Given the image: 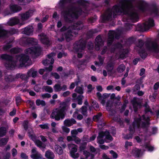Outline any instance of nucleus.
Returning <instances> with one entry per match:
<instances>
[{"label":"nucleus","mask_w":159,"mask_h":159,"mask_svg":"<svg viewBox=\"0 0 159 159\" xmlns=\"http://www.w3.org/2000/svg\"><path fill=\"white\" fill-rule=\"evenodd\" d=\"M16 77L17 78H20L23 80L26 81L28 80L30 76L27 74L26 75L19 74H17Z\"/></svg>","instance_id":"26"},{"label":"nucleus","mask_w":159,"mask_h":159,"mask_svg":"<svg viewBox=\"0 0 159 159\" xmlns=\"http://www.w3.org/2000/svg\"><path fill=\"white\" fill-rule=\"evenodd\" d=\"M62 128L63 132H65L67 133H69L70 132V129L66 126H63Z\"/></svg>","instance_id":"59"},{"label":"nucleus","mask_w":159,"mask_h":159,"mask_svg":"<svg viewBox=\"0 0 159 159\" xmlns=\"http://www.w3.org/2000/svg\"><path fill=\"white\" fill-rule=\"evenodd\" d=\"M95 40L96 49L98 51L100 50V48L103 46V43L100 35L96 37Z\"/></svg>","instance_id":"14"},{"label":"nucleus","mask_w":159,"mask_h":159,"mask_svg":"<svg viewBox=\"0 0 159 159\" xmlns=\"http://www.w3.org/2000/svg\"><path fill=\"white\" fill-rule=\"evenodd\" d=\"M75 91L80 94L83 93V88L80 87H77L75 89Z\"/></svg>","instance_id":"41"},{"label":"nucleus","mask_w":159,"mask_h":159,"mask_svg":"<svg viewBox=\"0 0 159 159\" xmlns=\"http://www.w3.org/2000/svg\"><path fill=\"white\" fill-rule=\"evenodd\" d=\"M148 49L152 51L158 52L159 51V47L155 42H148L147 44Z\"/></svg>","instance_id":"9"},{"label":"nucleus","mask_w":159,"mask_h":159,"mask_svg":"<svg viewBox=\"0 0 159 159\" xmlns=\"http://www.w3.org/2000/svg\"><path fill=\"white\" fill-rule=\"evenodd\" d=\"M143 45V42L141 40H139L138 43L137 44V46L141 48V47Z\"/></svg>","instance_id":"56"},{"label":"nucleus","mask_w":159,"mask_h":159,"mask_svg":"<svg viewBox=\"0 0 159 159\" xmlns=\"http://www.w3.org/2000/svg\"><path fill=\"white\" fill-rule=\"evenodd\" d=\"M110 152L111 154L112 157L116 159L118 157L117 154L114 151L111 150L110 151Z\"/></svg>","instance_id":"52"},{"label":"nucleus","mask_w":159,"mask_h":159,"mask_svg":"<svg viewBox=\"0 0 159 159\" xmlns=\"http://www.w3.org/2000/svg\"><path fill=\"white\" fill-rule=\"evenodd\" d=\"M12 155L13 157H15L17 154V152L16 150L14 148L11 150Z\"/></svg>","instance_id":"64"},{"label":"nucleus","mask_w":159,"mask_h":159,"mask_svg":"<svg viewBox=\"0 0 159 159\" xmlns=\"http://www.w3.org/2000/svg\"><path fill=\"white\" fill-rule=\"evenodd\" d=\"M20 49L16 48H13L10 50L11 53L16 54L19 52L20 51Z\"/></svg>","instance_id":"47"},{"label":"nucleus","mask_w":159,"mask_h":159,"mask_svg":"<svg viewBox=\"0 0 159 159\" xmlns=\"http://www.w3.org/2000/svg\"><path fill=\"white\" fill-rule=\"evenodd\" d=\"M75 46V51L77 53V57L79 58H81L82 57L83 54V50L85 48V45L83 43H76Z\"/></svg>","instance_id":"7"},{"label":"nucleus","mask_w":159,"mask_h":159,"mask_svg":"<svg viewBox=\"0 0 159 159\" xmlns=\"http://www.w3.org/2000/svg\"><path fill=\"white\" fill-rule=\"evenodd\" d=\"M45 156L46 158L48 159H54L55 157V155L53 152L49 150L46 152Z\"/></svg>","instance_id":"21"},{"label":"nucleus","mask_w":159,"mask_h":159,"mask_svg":"<svg viewBox=\"0 0 159 159\" xmlns=\"http://www.w3.org/2000/svg\"><path fill=\"white\" fill-rule=\"evenodd\" d=\"M55 56L54 53H51L48 55V58L43 61V63L44 65H47L50 64H52L54 63V59L53 57Z\"/></svg>","instance_id":"11"},{"label":"nucleus","mask_w":159,"mask_h":159,"mask_svg":"<svg viewBox=\"0 0 159 159\" xmlns=\"http://www.w3.org/2000/svg\"><path fill=\"white\" fill-rule=\"evenodd\" d=\"M105 136L107 139L111 140L112 138L110 135L109 132L108 131H106L105 132H101L99 133V135L97 137L102 138Z\"/></svg>","instance_id":"16"},{"label":"nucleus","mask_w":159,"mask_h":159,"mask_svg":"<svg viewBox=\"0 0 159 159\" xmlns=\"http://www.w3.org/2000/svg\"><path fill=\"white\" fill-rule=\"evenodd\" d=\"M11 154L9 152H7L3 156L4 159H9L10 158Z\"/></svg>","instance_id":"54"},{"label":"nucleus","mask_w":159,"mask_h":159,"mask_svg":"<svg viewBox=\"0 0 159 159\" xmlns=\"http://www.w3.org/2000/svg\"><path fill=\"white\" fill-rule=\"evenodd\" d=\"M28 121L27 120H24L23 122V126L25 130H27L28 128Z\"/></svg>","instance_id":"50"},{"label":"nucleus","mask_w":159,"mask_h":159,"mask_svg":"<svg viewBox=\"0 0 159 159\" xmlns=\"http://www.w3.org/2000/svg\"><path fill=\"white\" fill-rule=\"evenodd\" d=\"M75 34L74 32L72 31H68L66 34L64 36L65 37L66 40L67 41H69L71 39H72L73 35L72 34Z\"/></svg>","instance_id":"23"},{"label":"nucleus","mask_w":159,"mask_h":159,"mask_svg":"<svg viewBox=\"0 0 159 159\" xmlns=\"http://www.w3.org/2000/svg\"><path fill=\"white\" fill-rule=\"evenodd\" d=\"M7 34V32L4 30L0 25V37L5 35Z\"/></svg>","instance_id":"45"},{"label":"nucleus","mask_w":159,"mask_h":159,"mask_svg":"<svg viewBox=\"0 0 159 159\" xmlns=\"http://www.w3.org/2000/svg\"><path fill=\"white\" fill-rule=\"evenodd\" d=\"M144 106L145 107V111L146 112H148L150 111V109L149 106L147 103H146Z\"/></svg>","instance_id":"62"},{"label":"nucleus","mask_w":159,"mask_h":159,"mask_svg":"<svg viewBox=\"0 0 159 159\" xmlns=\"http://www.w3.org/2000/svg\"><path fill=\"white\" fill-rule=\"evenodd\" d=\"M35 144L39 148H45L46 147V145H43V143L39 140H36L35 141Z\"/></svg>","instance_id":"34"},{"label":"nucleus","mask_w":159,"mask_h":159,"mask_svg":"<svg viewBox=\"0 0 159 159\" xmlns=\"http://www.w3.org/2000/svg\"><path fill=\"white\" fill-rule=\"evenodd\" d=\"M18 24H19L20 25H22L25 24V23L22 22L20 23L19 19L15 17L11 18L9 21H8L7 23V25L9 26H13Z\"/></svg>","instance_id":"13"},{"label":"nucleus","mask_w":159,"mask_h":159,"mask_svg":"<svg viewBox=\"0 0 159 159\" xmlns=\"http://www.w3.org/2000/svg\"><path fill=\"white\" fill-rule=\"evenodd\" d=\"M6 133V129L5 127L0 128V137L5 135Z\"/></svg>","instance_id":"36"},{"label":"nucleus","mask_w":159,"mask_h":159,"mask_svg":"<svg viewBox=\"0 0 159 159\" xmlns=\"http://www.w3.org/2000/svg\"><path fill=\"white\" fill-rule=\"evenodd\" d=\"M61 84H56L53 86L54 91L56 92H60L61 91Z\"/></svg>","instance_id":"38"},{"label":"nucleus","mask_w":159,"mask_h":159,"mask_svg":"<svg viewBox=\"0 0 159 159\" xmlns=\"http://www.w3.org/2000/svg\"><path fill=\"white\" fill-rule=\"evenodd\" d=\"M92 106L96 110H98L99 109V106L98 103L96 102H93Z\"/></svg>","instance_id":"48"},{"label":"nucleus","mask_w":159,"mask_h":159,"mask_svg":"<svg viewBox=\"0 0 159 159\" xmlns=\"http://www.w3.org/2000/svg\"><path fill=\"white\" fill-rule=\"evenodd\" d=\"M34 89L36 92H39L41 89V88L39 86V85H36L34 87Z\"/></svg>","instance_id":"60"},{"label":"nucleus","mask_w":159,"mask_h":159,"mask_svg":"<svg viewBox=\"0 0 159 159\" xmlns=\"http://www.w3.org/2000/svg\"><path fill=\"white\" fill-rule=\"evenodd\" d=\"M33 30L32 26H28L25 27L22 33L27 35H31L33 34Z\"/></svg>","instance_id":"20"},{"label":"nucleus","mask_w":159,"mask_h":159,"mask_svg":"<svg viewBox=\"0 0 159 159\" xmlns=\"http://www.w3.org/2000/svg\"><path fill=\"white\" fill-rule=\"evenodd\" d=\"M41 36L40 41L42 43L46 45H49V41L46 36L42 33L40 35Z\"/></svg>","instance_id":"19"},{"label":"nucleus","mask_w":159,"mask_h":159,"mask_svg":"<svg viewBox=\"0 0 159 159\" xmlns=\"http://www.w3.org/2000/svg\"><path fill=\"white\" fill-rule=\"evenodd\" d=\"M84 98V97L82 95L78 96L77 97V100L78 101V103L79 105H81L83 102L82 100Z\"/></svg>","instance_id":"40"},{"label":"nucleus","mask_w":159,"mask_h":159,"mask_svg":"<svg viewBox=\"0 0 159 159\" xmlns=\"http://www.w3.org/2000/svg\"><path fill=\"white\" fill-rule=\"evenodd\" d=\"M146 5V3L145 2L143 1L140 2L139 3V8L140 10L143 11L144 10Z\"/></svg>","instance_id":"30"},{"label":"nucleus","mask_w":159,"mask_h":159,"mask_svg":"<svg viewBox=\"0 0 159 159\" xmlns=\"http://www.w3.org/2000/svg\"><path fill=\"white\" fill-rule=\"evenodd\" d=\"M21 101V98L20 97H17L16 98V104L17 106L19 105Z\"/></svg>","instance_id":"61"},{"label":"nucleus","mask_w":159,"mask_h":159,"mask_svg":"<svg viewBox=\"0 0 159 159\" xmlns=\"http://www.w3.org/2000/svg\"><path fill=\"white\" fill-rule=\"evenodd\" d=\"M8 140V138H4L0 139V146L2 147L6 145Z\"/></svg>","instance_id":"31"},{"label":"nucleus","mask_w":159,"mask_h":159,"mask_svg":"<svg viewBox=\"0 0 159 159\" xmlns=\"http://www.w3.org/2000/svg\"><path fill=\"white\" fill-rule=\"evenodd\" d=\"M102 113H99L98 115L94 116L93 117V120L96 121H98L100 119V117L102 116Z\"/></svg>","instance_id":"43"},{"label":"nucleus","mask_w":159,"mask_h":159,"mask_svg":"<svg viewBox=\"0 0 159 159\" xmlns=\"http://www.w3.org/2000/svg\"><path fill=\"white\" fill-rule=\"evenodd\" d=\"M56 152L59 155H61L63 153V150L61 147L59 145L57 144L55 147Z\"/></svg>","instance_id":"27"},{"label":"nucleus","mask_w":159,"mask_h":159,"mask_svg":"<svg viewBox=\"0 0 159 159\" xmlns=\"http://www.w3.org/2000/svg\"><path fill=\"white\" fill-rule=\"evenodd\" d=\"M112 12L113 17L116 14L122 13L124 14L127 15L133 22L137 21L138 18L137 12L133 9L131 2L128 0H122L120 2L119 5L114 6L111 10L108 9L104 15V19L108 20H110L112 17Z\"/></svg>","instance_id":"1"},{"label":"nucleus","mask_w":159,"mask_h":159,"mask_svg":"<svg viewBox=\"0 0 159 159\" xmlns=\"http://www.w3.org/2000/svg\"><path fill=\"white\" fill-rule=\"evenodd\" d=\"M120 35L117 32L114 31H110L109 33L108 38V45H110L112 43L114 39V37L118 39Z\"/></svg>","instance_id":"10"},{"label":"nucleus","mask_w":159,"mask_h":159,"mask_svg":"<svg viewBox=\"0 0 159 159\" xmlns=\"http://www.w3.org/2000/svg\"><path fill=\"white\" fill-rule=\"evenodd\" d=\"M51 74V75L54 77L56 79H58L60 78V75L57 73H52Z\"/></svg>","instance_id":"53"},{"label":"nucleus","mask_w":159,"mask_h":159,"mask_svg":"<svg viewBox=\"0 0 159 159\" xmlns=\"http://www.w3.org/2000/svg\"><path fill=\"white\" fill-rule=\"evenodd\" d=\"M83 27V25L80 22H77L74 25L73 27L74 29L77 30H81Z\"/></svg>","instance_id":"22"},{"label":"nucleus","mask_w":159,"mask_h":159,"mask_svg":"<svg viewBox=\"0 0 159 159\" xmlns=\"http://www.w3.org/2000/svg\"><path fill=\"white\" fill-rule=\"evenodd\" d=\"M156 96L157 93H154L152 94V95L150 96L149 98L152 101L154 102L156 98Z\"/></svg>","instance_id":"51"},{"label":"nucleus","mask_w":159,"mask_h":159,"mask_svg":"<svg viewBox=\"0 0 159 159\" xmlns=\"http://www.w3.org/2000/svg\"><path fill=\"white\" fill-rule=\"evenodd\" d=\"M73 137L74 138V141L76 143L79 144L80 143L81 140L80 138L75 135H73Z\"/></svg>","instance_id":"44"},{"label":"nucleus","mask_w":159,"mask_h":159,"mask_svg":"<svg viewBox=\"0 0 159 159\" xmlns=\"http://www.w3.org/2000/svg\"><path fill=\"white\" fill-rule=\"evenodd\" d=\"M43 91H44L46 92L49 93H52L53 92V89L50 86H43L42 88Z\"/></svg>","instance_id":"29"},{"label":"nucleus","mask_w":159,"mask_h":159,"mask_svg":"<svg viewBox=\"0 0 159 159\" xmlns=\"http://www.w3.org/2000/svg\"><path fill=\"white\" fill-rule=\"evenodd\" d=\"M33 12L34 11L31 10L26 12L25 13L20 14L21 20L23 22V21L27 20L30 17L32 16L33 15Z\"/></svg>","instance_id":"15"},{"label":"nucleus","mask_w":159,"mask_h":159,"mask_svg":"<svg viewBox=\"0 0 159 159\" xmlns=\"http://www.w3.org/2000/svg\"><path fill=\"white\" fill-rule=\"evenodd\" d=\"M68 149L70 150V154L71 156L74 158L78 157L79 154L78 153H76L77 151L78 146L73 143H69L67 144Z\"/></svg>","instance_id":"6"},{"label":"nucleus","mask_w":159,"mask_h":159,"mask_svg":"<svg viewBox=\"0 0 159 159\" xmlns=\"http://www.w3.org/2000/svg\"><path fill=\"white\" fill-rule=\"evenodd\" d=\"M37 71L35 70L34 69L31 68L28 71L27 73V75L30 77L31 75L33 77H35L37 75Z\"/></svg>","instance_id":"24"},{"label":"nucleus","mask_w":159,"mask_h":159,"mask_svg":"<svg viewBox=\"0 0 159 159\" xmlns=\"http://www.w3.org/2000/svg\"><path fill=\"white\" fill-rule=\"evenodd\" d=\"M76 123V120L74 119H67L64 121V125L66 126H70Z\"/></svg>","instance_id":"18"},{"label":"nucleus","mask_w":159,"mask_h":159,"mask_svg":"<svg viewBox=\"0 0 159 159\" xmlns=\"http://www.w3.org/2000/svg\"><path fill=\"white\" fill-rule=\"evenodd\" d=\"M31 157L33 159H40L42 158V155L38 152L35 154H31Z\"/></svg>","instance_id":"32"},{"label":"nucleus","mask_w":159,"mask_h":159,"mask_svg":"<svg viewBox=\"0 0 159 159\" xmlns=\"http://www.w3.org/2000/svg\"><path fill=\"white\" fill-rule=\"evenodd\" d=\"M88 137V136L87 135H84L83 138L82 140L84 142L83 143L85 145L86 144L87 142H89Z\"/></svg>","instance_id":"46"},{"label":"nucleus","mask_w":159,"mask_h":159,"mask_svg":"<svg viewBox=\"0 0 159 159\" xmlns=\"http://www.w3.org/2000/svg\"><path fill=\"white\" fill-rule=\"evenodd\" d=\"M133 105L134 111L135 112L137 111L138 108L141 106V104L138 102L136 100H134L133 101Z\"/></svg>","instance_id":"28"},{"label":"nucleus","mask_w":159,"mask_h":159,"mask_svg":"<svg viewBox=\"0 0 159 159\" xmlns=\"http://www.w3.org/2000/svg\"><path fill=\"white\" fill-rule=\"evenodd\" d=\"M80 13L81 11L71 8L67 9L64 12L63 15L65 20L67 22H69L71 21V18H77Z\"/></svg>","instance_id":"5"},{"label":"nucleus","mask_w":159,"mask_h":159,"mask_svg":"<svg viewBox=\"0 0 159 159\" xmlns=\"http://www.w3.org/2000/svg\"><path fill=\"white\" fill-rule=\"evenodd\" d=\"M154 25V20L152 19H149L145 23L141 26V30L142 31L148 30L150 27Z\"/></svg>","instance_id":"8"},{"label":"nucleus","mask_w":159,"mask_h":159,"mask_svg":"<svg viewBox=\"0 0 159 159\" xmlns=\"http://www.w3.org/2000/svg\"><path fill=\"white\" fill-rule=\"evenodd\" d=\"M58 107L54 109L50 115L51 118L58 121L63 119L66 115V111L69 108V105L67 102H62L60 103Z\"/></svg>","instance_id":"4"},{"label":"nucleus","mask_w":159,"mask_h":159,"mask_svg":"<svg viewBox=\"0 0 159 159\" xmlns=\"http://www.w3.org/2000/svg\"><path fill=\"white\" fill-rule=\"evenodd\" d=\"M125 66L123 64H121L117 68V70L119 72L121 73L125 70Z\"/></svg>","instance_id":"39"},{"label":"nucleus","mask_w":159,"mask_h":159,"mask_svg":"<svg viewBox=\"0 0 159 159\" xmlns=\"http://www.w3.org/2000/svg\"><path fill=\"white\" fill-rule=\"evenodd\" d=\"M51 95L48 93L43 94L41 95V97L43 98H49L51 97Z\"/></svg>","instance_id":"49"},{"label":"nucleus","mask_w":159,"mask_h":159,"mask_svg":"<svg viewBox=\"0 0 159 159\" xmlns=\"http://www.w3.org/2000/svg\"><path fill=\"white\" fill-rule=\"evenodd\" d=\"M145 148L149 151H152L154 149V148L153 147L149 145H146Z\"/></svg>","instance_id":"57"},{"label":"nucleus","mask_w":159,"mask_h":159,"mask_svg":"<svg viewBox=\"0 0 159 159\" xmlns=\"http://www.w3.org/2000/svg\"><path fill=\"white\" fill-rule=\"evenodd\" d=\"M113 68V64L111 63H109L107 64L106 69L108 71H111Z\"/></svg>","instance_id":"42"},{"label":"nucleus","mask_w":159,"mask_h":159,"mask_svg":"<svg viewBox=\"0 0 159 159\" xmlns=\"http://www.w3.org/2000/svg\"><path fill=\"white\" fill-rule=\"evenodd\" d=\"M81 113L82 114L86 116H87V107L85 106H83L80 109Z\"/></svg>","instance_id":"37"},{"label":"nucleus","mask_w":159,"mask_h":159,"mask_svg":"<svg viewBox=\"0 0 159 159\" xmlns=\"http://www.w3.org/2000/svg\"><path fill=\"white\" fill-rule=\"evenodd\" d=\"M149 121V117H146L144 115H143L142 117L135 120L133 123L132 126L129 127V130L130 134L129 135H126L125 137V138L129 139L132 138V134L134 132V127L136 126L138 128H146L148 127L150 125Z\"/></svg>","instance_id":"3"},{"label":"nucleus","mask_w":159,"mask_h":159,"mask_svg":"<svg viewBox=\"0 0 159 159\" xmlns=\"http://www.w3.org/2000/svg\"><path fill=\"white\" fill-rule=\"evenodd\" d=\"M10 9L11 11L14 13L20 11L21 10V7L17 5L13 4L10 5Z\"/></svg>","instance_id":"17"},{"label":"nucleus","mask_w":159,"mask_h":159,"mask_svg":"<svg viewBox=\"0 0 159 159\" xmlns=\"http://www.w3.org/2000/svg\"><path fill=\"white\" fill-rule=\"evenodd\" d=\"M39 126L42 129H48L49 128V127L47 124L40 125H39Z\"/></svg>","instance_id":"55"},{"label":"nucleus","mask_w":159,"mask_h":159,"mask_svg":"<svg viewBox=\"0 0 159 159\" xmlns=\"http://www.w3.org/2000/svg\"><path fill=\"white\" fill-rule=\"evenodd\" d=\"M83 154L85 156V158L86 159L88 158V157L90 156L91 155L89 152H88L86 151H84Z\"/></svg>","instance_id":"58"},{"label":"nucleus","mask_w":159,"mask_h":159,"mask_svg":"<svg viewBox=\"0 0 159 159\" xmlns=\"http://www.w3.org/2000/svg\"><path fill=\"white\" fill-rule=\"evenodd\" d=\"M140 152L141 150H139L136 148H134L132 151V153L133 155L137 157H139V156Z\"/></svg>","instance_id":"25"},{"label":"nucleus","mask_w":159,"mask_h":159,"mask_svg":"<svg viewBox=\"0 0 159 159\" xmlns=\"http://www.w3.org/2000/svg\"><path fill=\"white\" fill-rule=\"evenodd\" d=\"M26 41L28 43H30L33 45L36 44L37 43V40L33 38H28L26 39Z\"/></svg>","instance_id":"33"},{"label":"nucleus","mask_w":159,"mask_h":159,"mask_svg":"<svg viewBox=\"0 0 159 159\" xmlns=\"http://www.w3.org/2000/svg\"><path fill=\"white\" fill-rule=\"evenodd\" d=\"M1 57L6 60L5 65L7 69H11L18 65H19L21 66H23L25 64L27 65V63L30 61L29 57L25 54L16 56L15 59L13 61L12 60V57L7 54L2 55Z\"/></svg>","instance_id":"2"},{"label":"nucleus","mask_w":159,"mask_h":159,"mask_svg":"<svg viewBox=\"0 0 159 159\" xmlns=\"http://www.w3.org/2000/svg\"><path fill=\"white\" fill-rule=\"evenodd\" d=\"M36 104L38 106L41 105L42 106H44L46 105V103L44 101L41 100L39 99L36 100Z\"/></svg>","instance_id":"35"},{"label":"nucleus","mask_w":159,"mask_h":159,"mask_svg":"<svg viewBox=\"0 0 159 159\" xmlns=\"http://www.w3.org/2000/svg\"><path fill=\"white\" fill-rule=\"evenodd\" d=\"M85 145L84 143L82 144L81 143L80 146L79 147V149L80 151H82L84 150L85 148V145Z\"/></svg>","instance_id":"63"},{"label":"nucleus","mask_w":159,"mask_h":159,"mask_svg":"<svg viewBox=\"0 0 159 159\" xmlns=\"http://www.w3.org/2000/svg\"><path fill=\"white\" fill-rule=\"evenodd\" d=\"M41 49L39 47H34L26 49L25 53L27 54H36L41 52Z\"/></svg>","instance_id":"12"}]
</instances>
